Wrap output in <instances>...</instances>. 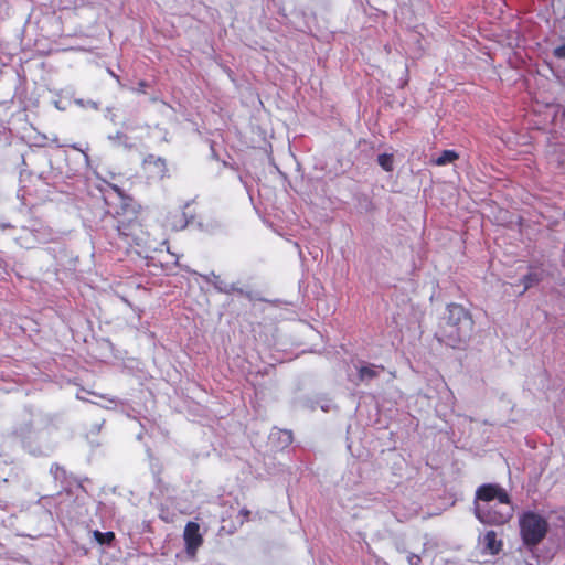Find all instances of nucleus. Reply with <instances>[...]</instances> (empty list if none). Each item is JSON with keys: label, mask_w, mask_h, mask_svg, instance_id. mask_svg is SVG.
Segmentation results:
<instances>
[{"label": "nucleus", "mask_w": 565, "mask_h": 565, "mask_svg": "<svg viewBox=\"0 0 565 565\" xmlns=\"http://www.w3.org/2000/svg\"><path fill=\"white\" fill-rule=\"evenodd\" d=\"M94 539L99 543L100 545L107 544L111 545L115 541L116 536L115 533L111 531L108 532H100L98 530L93 532Z\"/></svg>", "instance_id": "nucleus-10"}, {"label": "nucleus", "mask_w": 565, "mask_h": 565, "mask_svg": "<svg viewBox=\"0 0 565 565\" xmlns=\"http://www.w3.org/2000/svg\"><path fill=\"white\" fill-rule=\"evenodd\" d=\"M103 198L107 206L106 213L116 221L117 236L114 241L117 247L126 250L132 247L153 248L156 239L141 223L134 199L114 184L106 185Z\"/></svg>", "instance_id": "nucleus-1"}, {"label": "nucleus", "mask_w": 565, "mask_h": 565, "mask_svg": "<svg viewBox=\"0 0 565 565\" xmlns=\"http://www.w3.org/2000/svg\"><path fill=\"white\" fill-rule=\"evenodd\" d=\"M520 535L526 547L537 546L548 532V522L541 514L526 511L519 518Z\"/></svg>", "instance_id": "nucleus-4"}, {"label": "nucleus", "mask_w": 565, "mask_h": 565, "mask_svg": "<svg viewBox=\"0 0 565 565\" xmlns=\"http://www.w3.org/2000/svg\"><path fill=\"white\" fill-rule=\"evenodd\" d=\"M542 280L541 273H529L522 278V284L524 286L523 291H526L534 285H537Z\"/></svg>", "instance_id": "nucleus-12"}, {"label": "nucleus", "mask_w": 565, "mask_h": 565, "mask_svg": "<svg viewBox=\"0 0 565 565\" xmlns=\"http://www.w3.org/2000/svg\"><path fill=\"white\" fill-rule=\"evenodd\" d=\"M377 163L380 164V167L386 171V172H392L393 169H394V159H393V154H390V153H382V154H379L377 156Z\"/></svg>", "instance_id": "nucleus-11"}, {"label": "nucleus", "mask_w": 565, "mask_h": 565, "mask_svg": "<svg viewBox=\"0 0 565 565\" xmlns=\"http://www.w3.org/2000/svg\"><path fill=\"white\" fill-rule=\"evenodd\" d=\"M148 87H149L148 82H146V81H140V82L138 83L137 92H139V93H146V89H147Z\"/></svg>", "instance_id": "nucleus-16"}, {"label": "nucleus", "mask_w": 565, "mask_h": 565, "mask_svg": "<svg viewBox=\"0 0 565 565\" xmlns=\"http://www.w3.org/2000/svg\"><path fill=\"white\" fill-rule=\"evenodd\" d=\"M183 540L185 544V552L188 556L194 558L198 550L202 546L204 540L200 532V524L189 521L183 531Z\"/></svg>", "instance_id": "nucleus-5"}, {"label": "nucleus", "mask_w": 565, "mask_h": 565, "mask_svg": "<svg viewBox=\"0 0 565 565\" xmlns=\"http://www.w3.org/2000/svg\"><path fill=\"white\" fill-rule=\"evenodd\" d=\"M459 154L455 150H444L440 156L434 160L436 166H445L456 161Z\"/></svg>", "instance_id": "nucleus-9"}, {"label": "nucleus", "mask_w": 565, "mask_h": 565, "mask_svg": "<svg viewBox=\"0 0 565 565\" xmlns=\"http://www.w3.org/2000/svg\"><path fill=\"white\" fill-rule=\"evenodd\" d=\"M475 515L483 524L502 525L512 516L510 495L497 483L478 487L475 495Z\"/></svg>", "instance_id": "nucleus-3"}, {"label": "nucleus", "mask_w": 565, "mask_h": 565, "mask_svg": "<svg viewBox=\"0 0 565 565\" xmlns=\"http://www.w3.org/2000/svg\"><path fill=\"white\" fill-rule=\"evenodd\" d=\"M554 56L557 58H565V44L559 45L554 50Z\"/></svg>", "instance_id": "nucleus-14"}, {"label": "nucleus", "mask_w": 565, "mask_h": 565, "mask_svg": "<svg viewBox=\"0 0 565 565\" xmlns=\"http://www.w3.org/2000/svg\"><path fill=\"white\" fill-rule=\"evenodd\" d=\"M142 170L148 180H162L168 175L167 161L163 158L148 154L142 162Z\"/></svg>", "instance_id": "nucleus-6"}, {"label": "nucleus", "mask_w": 565, "mask_h": 565, "mask_svg": "<svg viewBox=\"0 0 565 565\" xmlns=\"http://www.w3.org/2000/svg\"><path fill=\"white\" fill-rule=\"evenodd\" d=\"M407 561H408L409 565H420L422 564L420 556L413 554V553L408 555Z\"/></svg>", "instance_id": "nucleus-13"}, {"label": "nucleus", "mask_w": 565, "mask_h": 565, "mask_svg": "<svg viewBox=\"0 0 565 565\" xmlns=\"http://www.w3.org/2000/svg\"><path fill=\"white\" fill-rule=\"evenodd\" d=\"M473 327L471 312L462 305L451 302L438 320L435 338L452 349H463L471 338Z\"/></svg>", "instance_id": "nucleus-2"}, {"label": "nucleus", "mask_w": 565, "mask_h": 565, "mask_svg": "<svg viewBox=\"0 0 565 565\" xmlns=\"http://www.w3.org/2000/svg\"><path fill=\"white\" fill-rule=\"evenodd\" d=\"M483 543L486 551L491 555H498L503 547V541L498 539V534L493 530L486 532Z\"/></svg>", "instance_id": "nucleus-7"}, {"label": "nucleus", "mask_w": 565, "mask_h": 565, "mask_svg": "<svg viewBox=\"0 0 565 565\" xmlns=\"http://www.w3.org/2000/svg\"><path fill=\"white\" fill-rule=\"evenodd\" d=\"M239 515L242 516L241 523L249 521L250 518V511L246 508L241 509Z\"/></svg>", "instance_id": "nucleus-15"}, {"label": "nucleus", "mask_w": 565, "mask_h": 565, "mask_svg": "<svg viewBox=\"0 0 565 565\" xmlns=\"http://www.w3.org/2000/svg\"><path fill=\"white\" fill-rule=\"evenodd\" d=\"M376 367H379L381 371H384V366H374V365H367V366H361L358 370V375L360 382H364L366 380H372L379 376V372L376 371Z\"/></svg>", "instance_id": "nucleus-8"}]
</instances>
